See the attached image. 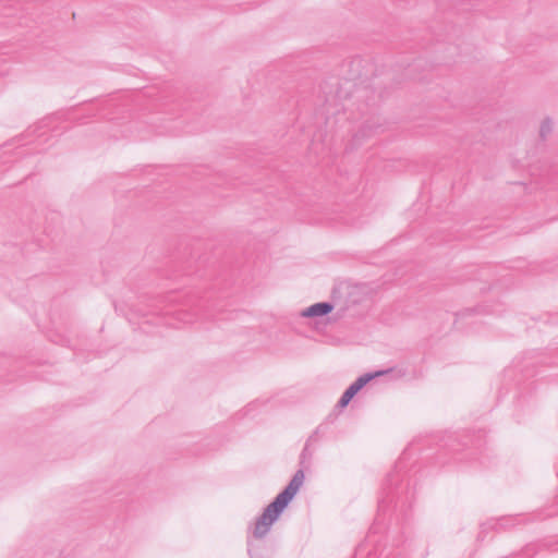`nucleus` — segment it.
I'll return each instance as SVG.
<instances>
[{
	"instance_id": "1",
	"label": "nucleus",
	"mask_w": 558,
	"mask_h": 558,
	"mask_svg": "<svg viewBox=\"0 0 558 558\" xmlns=\"http://www.w3.org/2000/svg\"><path fill=\"white\" fill-rule=\"evenodd\" d=\"M304 482L302 470L295 472L286 488L279 493L276 498L264 509L263 513L256 519L253 527V536L257 539L264 538L277 521L282 511L298 494Z\"/></svg>"
},
{
	"instance_id": "2",
	"label": "nucleus",
	"mask_w": 558,
	"mask_h": 558,
	"mask_svg": "<svg viewBox=\"0 0 558 558\" xmlns=\"http://www.w3.org/2000/svg\"><path fill=\"white\" fill-rule=\"evenodd\" d=\"M333 310V304L330 302H319L315 303L302 312L303 317H318L325 316L331 313Z\"/></svg>"
},
{
	"instance_id": "3",
	"label": "nucleus",
	"mask_w": 558,
	"mask_h": 558,
	"mask_svg": "<svg viewBox=\"0 0 558 558\" xmlns=\"http://www.w3.org/2000/svg\"><path fill=\"white\" fill-rule=\"evenodd\" d=\"M392 372V368L385 369V371H378L375 373H366L362 376H360L354 383L350 385L351 388L356 390L359 392L367 383H369L372 379L386 375L388 373Z\"/></svg>"
},
{
	"instance_id": "4",
	"label": "nucleus",
	"mask_w": 558,
	"mask_h": 558,
	"mask_svg": "<svg viewBox=\"0 0 558 558\" xmlns=\"http://www.w3.org/2000/svg\"><path fill=\"white\" fill-rule=\"evenodd\" d=\"M392 372V368L385 369V371H378L375 373H366L362 376H360L354 383L350 385L351 388L356 390L359 392L367 383H369L372 379L386 375L388 373Z\"/></svg>"
},
{
	"instance_id": "5",
	"label": "nucleus",
	"mask_w": 558,
	"mask_h": 558,
	"mask_svg": "<svg viewBox=\"0 0 558 558\" xmlns=\"http://www.w3.org/2000/svg\"><path fill=\"white\" fill-rule=\"evenodd\" d=\"M356 390L351 388L350 386L347 388V390L341 396L340 400L338 401V405L340 408H344L349 404V402L353 399V397L356 395Z\"/></svg>"
},
{
	"instance_id": "6",
	"label": "nucleus",
	"mask_w": 558,
	"mask_h": 558,
	"mask_svg": "<svg viewBox=\"0 0 558 558\" xmlns=\"http://www.w3.org/2000/svg\"><path fill=\"white\" fill-rule=\"evenodd\" d=\"M553 131V121L549 118L543 120L539 128V136L545 140Z\"/></svg>"
},
{
	"instance_id": "7",
	"label": "nucleus",
	"mask_w": 558,
	"mask_h": 558,
	"mask_svg": "<svg viewBox=\"0 0 558 558\" xmlns=\"http://www.w3.org/2000/svg\"><path fill=\"white\" fill-rule=\"evenodd\" d=\"M306 451H307V448L305 447L304 450L302 451V457H305Z\"/></svg>"
}]
</instances>
